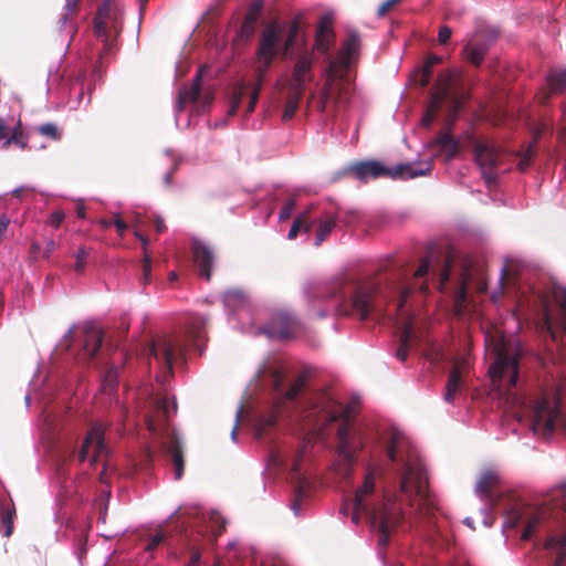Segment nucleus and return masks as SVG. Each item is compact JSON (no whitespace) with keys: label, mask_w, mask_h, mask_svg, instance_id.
<instances>
[{"label":"nucleus","mask_w":566,"mask_h":566,"mask_svg":"<svg viewBox=\"0 0 566 566\" xmlns=\"http://www.w3.org/2000/svg\"><path fill=\"white\" fill-rule=\"evenodd\" d=\"M474 157L483 179L488 187L492 189L497 184L496 168L501 165V150L489 143H476L474 146Z\"/></svg>","instance_id":"obj_15"},{"label":"nucleus","mask_w":566,"mask_h":566,"mask_svg":"<svg viewBox=\"0 0 566 566\" xmlns=\"http://www.w3.org/2000/svg\"><path fill=\"white\" fill-rule=\"evenodd\" d=\"M375 482L376 472L368 469L363 485L355 492L353 520L357 522L358 515H367L379 533V544L387 545L391 531L402 522L403 514L397 503L386 496L379 506L370 507L368 505L366 497L374 493Z\"/></svg>","instance_id":"obj_4"},{"label":"nucleus","mask_w":566,"mask_h":566,"mask_svg":"<svg viewBox=\"0 0 566 566\" xmlns=\"http://www.w3.org/2000/svg\"><path fill=\"white\" fill-rule=\"evenodd\" d=\"M9 127L6 124V120L0 117V140H3L8 137Z\"/></svg>","instance_id":"obj_62"},{"label":"nucleus","mask_w":566,"mask_h":566,"mask_svg":"<svg viewBox=\"0 0 566 566\" xmlns=\"http://www.w3.org/2000/svg\"><path fill=\"white\" fill-rule=\"evenodd\" d=\"M191 252L198 274L205 280L210 281L216 259L212 249L200 240H193L191 242Z\"/></svg>","instance_id":"obj_21"},{"label":"nucleus","mask_w":566,"mask_h":566,"mask_svg":"<svg viewBox=\"0 0 566 566\" xmlns=\"http://www.w3.org/2000/svg\"><path fill=\"white\" fill-rule=\"evenodd\" d=\"M493 363L489 373L493 382L507 378V391L514 388L518 379L520 353L504 336L493 339Z\"/></svg>","instance_id":"obj_11"},{"label":"nucleus","mask_w":566,"mask_h":566,"mask_svg":"<svg viewBox=\"0 0 566 566\" xmlns=\"http://www.w3.org/2000/svg\"><path fill=\"white\" fill-rule=\"evenodd\" d=\"M354 412L353 406H344L321 395L305 416L313 426L322 429L335 422L339 423L337 451L348 472L353 470L358 452L365 448L363 430L354 426Z\"/></svg>","instance_id":"obj_2"},{"label":"nucleus","mask_w":566,"mask_h":566,"mask_svg":"<svg viewBox=\"0 0 566 566\" xmlns=\"http://www.w3.org/2000/svg\"><path fill=\"white\" fill-rule=\"evenodd\" d=\"M338 216L334 211H324L317 217H312V224L317 223L315 245L319 247L336 227Z\"/></svg>","instance_id":"obj_26"},{"label":"nucleus","mask_w":566,"mask_h":566,"mask_svg":"<svg viewBox=\"0 0 566 566\" xmlns=\"http://www.w3.org/2000/svg\"><path fill=\"white\" fill-rule=\"evenodd\" d=\"M170 406L165 398L155 400L153 413L146 418L148 430L160 437L164 455L172 463L176 480H180L185 470V457L181 442L168 423Z\"/></svg>","instance_id":"obj_6"},{"label":"nucleus","mask_w":566,"mask_h":566,"mask_svg":"<svg viewBox=\"0 0 566 566\" xmlns=\"http://www.w3.org/2000/svg\"><path fill=\"white\" fill-rule=\"evenodd\" d=\"M488 50L489 46L486 43L479 42L474 39L464 46V54L470 63L479 66L483 62Z\"/></svg>","instance_id":"obj_33"},{"label":"nucleus","mask_w":566,"mask_h":566,"mask_svg":"<svg viewBox=\"0 0 566 566\" xmlns=\"http://www.w3.org/2000/svg\"><path fill=\"white\" fill-rule=\"evenodd\" d=\"M103 338V333L98 327L93 324H84L75 340L78 358L85 361L92 360L98 353Z\"/></svg>","instance_id":"obj_18"},{"label":"nucleus","mask_w":566,"mask_h":566,"mask_svg":"<svg viewBox=\"0 0 566 566\" xmlns=\"http://www.w3.org/2000/svg\"><path fill=\"white\" fill-rule=\"evenodd\" d=\"M36 130L44 137H48L52 140H60L61 137H62V134L61 132L59 130V128L56 127V125L52 124V123H46V124H42L40 125Z\"/></svg>","instance_id":"obj_40"},{"label":"nucleus","mask_w":566,"mask_h":566,"mask_svg":"<svg viewBox=\"0 0 566 566\" xmlns=\"http://www.w3.org/2000/svg\"><path fill=\"white\" fill-rule=\"evenodd\" d=\"M539 521H541V515L538 513H534L527 518L525 528L522 533L523 541H527L531 538V536L535 532Z\"/></svg>","instance_id":"obj_41"},{"label":"nucleus","mask_w":566,"mask_h":566,"mask_svg":"<svg viewBox=\"0 0 566 566\" xmlns=\"http://www.w3.org/2000/svg\"><path fill=\"white\" fill-rule=\"evenodd\" d=\"M387 457L391 463L400 468V493L406 496L415 493L419 499L429 504L427 473L419 458L407 450L398 437H392L387 446Z\"/></svg>","instance_id":"obj_5"},{"label":"nucleus","mask_w":566,"mask_h":566,"mask_svg":"<svg viewBox=\"0 0 566 566\" xmlns=\"http://www.w3.org/2000/svg\"><path fill=\"white\" fill-rule=\"evenodd\" d=\"M312 211L313 207L308 208L306 211L301 212L294 219L293 224L289 231L287 239L294 240L298 232L303 231L308 233L312 229Z\"/></svg>","instance_id":"obj_32"},{"label":"nucleus","mask_w":566,"mask_h":566,"mask_svg":"<svg viewBox=\"0 0 566 566\" xmlns=\"http://www.w3.org/2000/svg\"><path fill=\"white\" fill-rule=\"evenodd\" d=\"M462 388V376L459 367H454L450 370L448 380L446 384V391L443 395V399L447 402H453L457 395L461 391Z\"/></svg>","instance_id":"obj_31"},{"label":"nucleus","mask_w":566,"mask_h":566,"mask_svg":"<svg viewBox=\"0 0 566 566\" xmlns=\"http://www.w3.org/2000/svg\"><path fill=\"white\" fill-rule=\"evenodd\" d=\"M78 1L80 0H67L66 1V6H65L66 13L63 17L64 19L66 18L67 14H74L76 12Z\"/></svg>","instance_id":"obj_60"},{"label":"nucleus","mask_w":566,"mask_h":566,"mask_svg":"<svg viewBox=\"0 0 566 566\" xmlns=\"http://www.w3.org/2000/svg\"><path fill=\"white\" fill-rule=\"evenodd\" d=\"M255 24L256 23H254L252 21H248V20L243 19V22L240 27V36H242L244 39L252 38L254 34Z\"/></svg>","instance_id":"obj_46"},{"label":"nucleus","mask_w":566,"mask_h":566,"mask_svg":"<svg viewBox=\"0 0 566 566\" xmlns=\"http://www.w3.org/2000/svg\"><path fill=\"white\" fill-rule=\"evenodd\" d=\"M90 253L88 251L86 250V248L82 247L77 250L76 252V255H75V264H74V270L77 272V273H81L83 272L84 268H85V264H86V261H87V258H88Z\"/></svg>","instance_id":"obj_43"},{"label":"nucleus","mask_w":566,"mask_h":566,"mask_svg":"<svg viewBox=\"0 0 566 566\" xmlns=\"http://www.w3.org/2000/svg\"><path fill=\"white\" fill-rule=\"evenodd\" d=\"M416 286L405 270L381 277L367 280L339 279L319 287L316 297L336 301L335 310L340 315H353L367 319L371 313L388 316L400 331V345L396 357L406 361L415 338L412 317L405 310V302Z\"/></svg>","instance_id":"obj_1"},{"label":"nucleus","mask_w":566,"mask_h":566,"mask_svg":"<svg viewBox=\"0 0 566 566\" xmlns=\"http://www.w3.org/2000/svg\"><path fill=\"white\" fill-rule=\"evenodd\" d=\"M452 35V30L448 25H442L439 29L438 41L440 44H447Z\"/></svg>","instance_id":"obj_50"},{"label":"nucleus","mask_w":566,"mask_h":566,"mask_svg":"<svg viewBox=\"0 0 566 566\" xmlns=\"http://www.w3.org/2000/svg\"><path fill=\"white\" fill-rule=\"evenodd\" d=\"M186 342L179 335H160L149 345V356L172 374V363L184 355Z\"/></svg>","instance_id":"obj_12"},{"label":"nucleus","mask_w":566,"mask_h":566,"mask_svg":"<svg viewBox=\"0 0 566 566\" xmlns=\"http://www.w3.org/2000/svg\"><path fill=\"white\" fill-rule=\"evenodd\" d=\"M9 137L10 142L19 146L22 150L29 148V136L22 130L21 123H18L12 130H9Z\"/></svg>","instance_id":"obj_39"},{"label":"nucleus","mask_w":566,"mask_h":566,"mask_svg":"<svg viewBox=\"0 0 566 566\" xmlns=\"http://www.w3.org/2000/svg\"><path fill=\"white\" fill-rule=\"evenodd\" d=\"M303 95L304 93L302 92L287 90L286 103L282 114L283 122H289L290 119L293 118L294 114L298 108L300 102L303 98Z\"/></svg>","instance_id":"obj_36"},{"label":"nucleus","mask_w":566,"mask_h":566,"mask_svg":"<svg viewBox=\"0 0 566 566\" xmlns=\"http://www.w3.org/2000/svg\"><path fill=\"white\" fill-rule=\"evenodd\" d=\"M284 30L277 22H270L263 29L256 48V66L254 70L255 84L250 94V101L245 108V115L254 111L262 90L263 81L274 59L282 50V36Z\"/></svg>","instance_id":"obj_7"},{"label":"nucleus","mask_w":566,"mask_h":566,"mask_svg":"<svg viewBox=\"0 0 566 566\" xmlns=\"http://www.w3.org/2000/svg\"><path fill=\"white\" fill-rule=\"evenodd\" d=\"M117 374L115 370L111 369L106 373L104 378V389L108 391H113L116 387Z\"/></svg>","instance_id":"obj_47"},{"label":"nucleus","mask_w":566,"mask_h":566,"mask_svg":"<svg viewBox=\"0 0 566 566\" xmlns=\"http://www.w3.org/2000/svg\"><path fill=\"white\" fill-rule=\"evenodd\" d=\"M165 539V534L161 532H158L155 534L150 541L148 542L146 549L147 551H154L156 547H158Z\"/></svg>","instance_id":"obj_51"},{"label":"nucleus","mask_w":566,"mask_h":566,"mask_svg":"<svg viewBox=\"0 0 566 566\" xmlns=\"http://www.w3.org/2000/svg\"><path fill=\"white\" fill-rule=\"evenodd\" d=\"M15 515V506L12 499L2 496L0 500V527L3 530V536L9 537L12 535Z\"/></svg>","instance_id":"obj_29"},{"label":"nucleus","mask_w":566,"mask_h":566,"mask_svg":"<svg viewBox=\"0 0 566 566\" xmlns=\"http://www.w3.org/2000/svg\"><path fill=\"white\" fill-rule=\"evenodd\" d=\"M521 521V515L517 511L512 510L507 514L506 525L511 528H514Z\"/></svg>","instance_id":"obj_54"},{"label":"nucleus","mask_w":566,"mask_h":566,"mask_svg":"<svg viewBox=\"0 0 566 566\" xmlns=\"http://www.w3.org/2000/svg\"><path fill=\"white\" fill-rule=\"evenodd\" d=\"M432 160L399 164L395 168H388L378 160H365L346 167L342 175H348L360 181L377 178L413 179L427 176L432 169Z\"/></svg>","instance_id":"obj_8"},{"label":"nucleus","mask_w":566,"mask_h":566,"mask_svg":"<svg viewBox=\"0 0 566 566\" xmlns=\"http://www.w3.org/2000/svg\"><path fill=\"white\" fill-rule=\"evenodd\" d=\"M151 222L158 233H163L164 231H166V224L161 217H159V216L151 217Z\"/></svg>","instance_id":"obj_57"},{"label":"nucleus","mask_w":566,"mask_h":566,"mask_svg":"<svg viewBox=\"0 0 566 566\" xmlns=\"http://www.w3.org/2000/svg\"><path fill=\"white\" fill-rule=\"evenodd\" d=\"M40 250H41V245H40V243H39V242H36V241H33V242L31 243V247H30V253H31V255H32L34 259L36 258V254L40 252Z\"/></svg>","instance_id":"obj_64"},{"label":"nucleus","mask_w":566,"mask_h":566,"mask_svg":"<svg viewBox=\"0 0 566 566\" xmlns=\"http://www.w3.org/2000/svg\"><path fill=\"white\" fill-rule=\"evenodd\" d=\"M55 249H56L55 241L52 239L48 240L45 243V248L43 250V258L49 259Z\"/></svg>","instance_id":"obj_59"},{"label":"nucleus","mask_w":566,"mask_h":566,"mask_svg":"<svg viewBox=\"0 0 566 566\" xmlns=\"http://www.w3.org/2000/svg\"><path fill=\"white\" fill-rule=\"evenodd\" d=\"M500 484V476L493 470H484L476 482L475 492L486 499L492 505L500 503V496L495 493Z\"/></svg>","instance_id":"obj_24"},{"label":"nucleus","mask_w":566,"mask_h":566,"mask_svg":"<svg viewBox=\"0 0 566 566\" xmlns=\"http://www.w3.org/2000/svg\"><path fill=\"white\" fill-rule=\"evenodd\" d=\"M244 301L243 293L239 291H228L223 294V302L228 307H234Z\"/></svg>","instance_id":"obj_42"},{"label":"nucleus","mask_w":566,"mask_h":566,"mask_svg":"<svg viewBox=\"0 0 566 566\" xmlns=\"http://www.w3.org/2000/svg\"><path fill=\"white\" fill-rule=\"evenodd\" d=\"M9 223L10 221L7 217L0 218V242L3 239L6 231L8 230Z\"/></svg>","instance_id":"obj_61"},{"label":"nucleus","mask_w":566,"mask_h":566,"mask_svg":"<svg viewBox=\"0 0 566 566\" xmlns=\"http://www.w3.org/2000/svg\"><path fill=\"white\" fill-rule=\"evenodd\" d=\"M113 223L116 228V231L118 233L119 237H123L125 231L128 229V224L119 217H116L114 220H113Z\"/></svg>","instance_id":"obj_55"},{"label":"nucleus","mask_w":566,"mask_h":566,"mask_svg":"<svg viewBox=\"0 0 566 566\" xmlns=\"http://www.w3.org/2000/svg\"><path fill=\"white\" fill-rule=\"evenodd\" d=\"M335 32L333 28V17L329 13L323 14L316 25L315 42L311 51L316 50L321 54H328L335 42Z\"/></svg>","instance_id":"obj_22"},{"label":"nucleus","mask_w":566,"mask_h":566,"mask_svg":"<svg viewBox=\"0 0 566 566\" xmlns=\"http://www.w3.org/2000/svg\"><path fill=\"white\" fill-rule=\"evenodd\" d=\"M401 0H385L377 10L378 17H385Z\"/></svg>","instance_id":"obj_49"},{"label":"nucleus","mask_w":566,"mask_h":566,"mask_svg":"<svg viewBox=\"0 0 566 566\" xmlns=\"http://www.w3.org/2000/svg\"><path fill=\"white\" fill-rule=\"evenodd\" d=\"M441 62H442V57H440L438 55H429L428 56L424 65L421 67L419 78L417 80L419 86L426 87L429 84L431 76H432L433 67L436 65L440 64Z\"/></svg>","instance_id":"obj_38"},{"label":"nucleus","mask_w":566,"mask_h":566,"mask_svg":"<svg viewBox=\"0 0 566 566\" xmlns=\"http://www.w3.org/2000/svg\"><path fill=\"white\" fill-rule=\"evenodd\" d=\"M298 35H300V23L297 20H293L289 27L287 35L282 45V53L285 57L292 59L296 55L295 49L298 43Z\"/></svg>","instance_id":"obj_34"},{"label":"nucleus","mask_w":566,"mask_h":566,"mask_svg":"<svg viewBox=\"0 0 566 566\" xmlns=\"http://www.w3.org/2000/svg\"><path fill=\"white\" fill-rule=\"evenodd\" d=\"M307 448V444L306 443H303L301 449L297 451V454L293 461V464H292V470L297 473L300 471V468H301V461H302V457L305 452Z\"/></svg>","instance_id":"obj_52"},{"label":"nucleus","mask_w":566,"mask_h":566,"mask_svg":"<svg viewBox=\"0 0 566 566\" xmlns=\"http://www.w3.org/2000/svg\"><path fill=\"white\" fill-rule=\"evenodd\" d=\"M559 416L560 402L558 398L543 397L538 399L533 409V430L544 437L551 436Z\"/></svg>","instance_id":"obj_14"},{"label":"nucleus","mask_w":566,"mask_h":566,"mask_svg":"<svg viewBox=\"0 0 566 566\" xmlns=\"http://www.w3.org/2000/svg\"><path fill=\"white\" fill-rule=\"evenodd\" d=\"M201 557V552L197 547L190 549V562L187 566H198Z\"/></svg>","instance_id":"obj_56"},{"label":"nucleus","mask_w":566,"mask_h":566,"mask_svg":"<svg viewBox=\"0 0 566 566\" xmlns=\"http://www.w3.org/2000/svg\"><path fill=\"white\" fill-rule=\"evenodd\" d=\"M64 220V213L62 211H54L50 216L49 223L54 227L59 228Z\"/></svg>","instance_id":"obj_53"},{"label":"nucleus","mask_w":566,"mask_h":566,"mask_svg":"<svg viewBox=\"0 0 566 566\" xmlns=\"http://www.w3.org/2000/svg\"><path fill=\"white\" fill-rule=\"evenodd\" d=\"M295 200L289 199L284 202L283 207L280 211V220L284 221L291 218L294 209H295Z\"/></svg>","instance_id":"obj_45"},{"label":"nucleus","mask_w":566,"mask_h":566,"mask_svg":"<svg viewBox=\"0 0 566 566\" xmlns=\"http://www.w3.org/2000/svg\"><path fill=\"white\" fill-rule=\"evenodd\" d=\"M360 35L355 29H347L346 39L335 59H329L327 76L318 102L321 112H335L350 97V83L346 77L349 65L359 56Z\"/></svg>","instance_id":"obj_3"},{"label":"nucleus","mask_w":566,"mask_h":566,"mask_svg":"<svg viewBox=\"0 0 566 566\" xmlns=\"http://www.w3.org/2000/svg\"><path fill=\"white\" fill-rule=\"evenodd\" d=\"M123 30V10L117 0H102L94 17V35L103 43L101 63L118 49L117 39Z\"/></svg>","instance_id":"obj_9"},{"label":"nucleus","mask_w":566,"mask_h":566,"mask_svg":"<svg viewBox=\"0 0 566 566\" xmlns=\"http://www.w3.org/2000/svg\"><path fill=\"white\" fill-rule=\"evenodd\" d=\"M357 218H358L357 212L349 211L346 213V217L344 218V222H346L347 224H352L353 222L356 221Z\"/></svg>","instance_id":"obj_63"},{"label":"nucleus","mask_w":566,"mask_h":566,"mask_svg":"<svg viewBox=\"0 0 566 566\" xmlns=\"http://www.w3.org/2000/svg\"><path fill=\"white\" fill-rule=\"evenodd\" d=\"M566 91V71H551L547 75V90H544L538 99L546 104L553 94H562Z\"/></svg>","instance_id":"obj_27"},{"label":"nucleus","mask_w":566,"mask_h":566,"mask_svg":"<svg viewBox=\"0 0 566 566\" xmlns=\"http://www.w3.org/2000/svg\"><path fill=\"white\" fill-rule=\"evenodd\" d=\"M248 88H249L248 84L244 81H240L233 86L230 107L228 111V114L230 116H233L237 114L242 99L245 97V95L248 93Z\"/></svg>","instance_id":"obj_37"},{"label":"nucleus","mask_w":566,"mask_h":566,"mask_svg":"<svg viewBox=\"0 0 566 566\" xmlns=\"http://www.w3.org/2000/svg\"><path fill=\"white\" fill-rule=\"evenodd\" d=\"M104 434L105 427L102 423L91 427L77 455L81 462L90 459L91 464L94 465L103 458L106 452Z\"/></svg>","instance_id":"obj_19"},{"label":"nucleus","mask_w":566,"mask_h":566,"mask_svg":"<svg viewBox=\"0 0 566 566\" xmlns=\"http://www.w3.org/2000/svg\"><path fill=\"white\" fill-rule=\"evenodd\" d=\"M455 75L451 71L441 72L431 92V101L426 108L422 117V125L430 127L436 116L443 105L448 106L450 124L453 123L455 116L463 106L464 95H460L453 88Z\"/></svg>","instance_id":"obj_10"},{"label":"nucleus","mask_w":566,"mask_h":566,"mask_svg":"<svg viewBox=\"0 0 566 566\" xmlns=\"http://www.w3.org/2000/svg\"><path fill=\"white\" fill-rule=\"evenodd\" d=\"M151 272V259L149 254H145L143 259V283L148 284L150 282Z\"/></svg>","instance_id":"obj_48"},{"label":"nucleus","mask_w":566,"mask_h":566,"mask_svg":"<svg viewBox=\"0 0 566 566\" xmlns=\"http://www.w3.org/2000/svg\"><path fill=\"white\" fill-rule=\"evenodd\" d=\"M434 144L446 151L447 160L452 159L460 150V143L448 132L439 134Z\"/></svg>","instance_id":"obj_35"},{"label":"nucleus","mask_w":566,"mask_h":566,"mask_svg":"<svg viewBox=\"0 0 566 566\" xmlns=\"http://www.w3.org/2000/svg\"><path fill=\"white\" fill-rule=\"evenodd\" d=\"M467 298V286L465 283H462L457 293L455 303L457 306H460Z\"/></svg>","instance_id":"obj_58"},{"label":"nucleus","mask_w":566,"mask_h":566,"mask_svg":"<svg viewBox=\"0 0 566 566\" xmlns=\"http://www.w3.org/2000/svg\"><path fill=\"white\" fill-rule=\"evenodd\" d=\"M545 548L554 555L553 566H566V527L549 535Z\"/></svg>","instance_id":"obj_25"},{"label":"nucleus","mask_w":566,"mask_h":566,"mask_svg":"<svg viewBox=\"0 0 566 566\" xmlns=\"http://www.w3.org/2000/svg\"><path fill=\"white\" fill-rule=\"evenodd\" d=\"M544 126L541 129H536L534 132L533 140L528 144V146L524 150H520L516 153V156L518 157L517 168L521 171H526L532 165V161L536 154L537 140L542 133L544 132Z\"/></svg>","instance_id":"obj_30"},{"label":"nucleus","mask_w":566,"mask_h":566,"mask_svg":"<svg viewBox=\"0 0 566 566\" xmlns=\"http://www.w3.org/2000/svg\"><path fill=\"white\" fill-rule=\"evenodd\" d=\"M295 64L286 84L287 90L305 93L306 84L313 80L314 53L302 41L301 52L294 56Z\"/></svg>","instance_id":"obj_16"},{"label":"nucleus","mask_w":566,"mask_h":566,"mask_svg":"<svg viewBox=\"0 0 566 566\" xmlns=\"http://www.w3.org/2000/svg\"><path fill=\"white\" fill-rule=\"evenodd\" d=\"M202 69L195 76L190 86H184L178 95L177 111L182 112L188 103L196 102L201 92Z\"/></svg>","instance_id":"obj_28"},{"label":"nucleus","mask_w":566,"mask_h":566,"mask_svg":"<svg viewBox=\"0 0 566 566\" xmlns=\"http://www.w3.org/2000/svg\"><path fill=\"white\" fill-rule=\"evenodd\" d=\"M271 386L273 391L280 396L284 397L286 400H294L303 390L305 386V376L300 375L295 381L285 390L284 389V379L285 375L281 369L272 368L270 370Z\"/></svg>","instance_id":"obj_23"},{"label":"nucleus","mask_w":566,"mask_h":566,"mask_svg":"<svg viewBox=\"0 0 566 566\" xmlns=\"http://www.w3.org/2000/svg\"><path fill=\"white\" fill-rule=\"evenodd\" d=\"M262 10V4L254 1L248 9L244 19L256 23Z\"/></svg>","instance_id":"obj_44"},{"label":"nucleus","mask_w":566,"mask_h":566,"mask_svg":"<svg viewBox=\"0 0 566 566\" xmlns=\"http://www.w3.org/2000/svg\"><path fill=\"white\" fill-rule=\"evenodd\" d=\"M300 325L294 316L286 312L273 315L264 327V333L271 338L290 339L297 333Z\"/></svg>","instance_id":"obj_20"},{"label":"nucleus","mask_w":566,"mask_h":566,"mask_svg":"<svg viewBox=\"0 0 566 566\" xmlns=\"http://www.w3.org/2000/svg\"><path fill=\"white\" fill-rule=\"evenodd\" d=\"M552 297L559 308V316L555 317L548 303L544 301L542 329L547 332L553 340H557L559 336H566V289L555 287Z\"/></svg>","instance_id":"obj_13"},{"label":"nucleus","mask_w":566,"mask_h":566,"mask_svg":"<svg viewBox=\"0 0 566 566\" xmlns=\"http://www.w3.org/2000/svg\"><path fill=\"white\" fill-rule=\"evenodd\" d=\"M434 259L433 252L426 259L421 260L418 269L413 273V279L419 280L428 275L431 271L433 275L439 277V287L442 290L448 283L451 274V268L454 261L453 252L448 250L439 255V262L436 265H431V261Z\"/></svg>","instance_id":"obj_17"}]
</instances>
